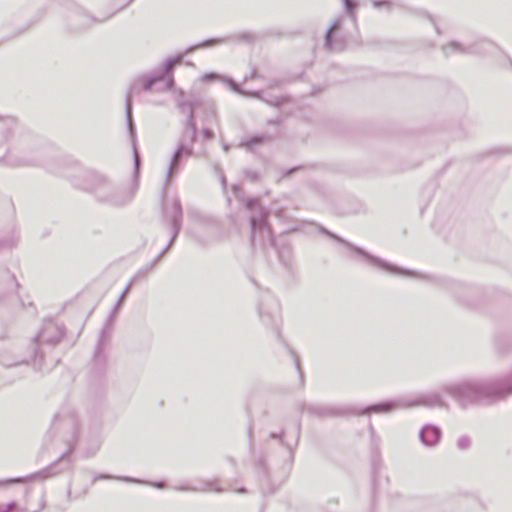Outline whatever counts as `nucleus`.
<instances>
[{"label": "nucleus", "mask_w": 512, "mask_h": 512, "mask_svg": "<svg viewBox=\"0 0 512 512\" xmlns=\"http://www.w3.org/2000/svg\"><path fill=\"white\" fill-rule=\"evenodd\" d=\"M372 5H373L374 8L380 9V8H383V7H390L391 6V2L388 1V0H374L372 2Z\"/></svg>", "instance_id": "obj_25"}, {"label": "nucleus", "mask_w": 512, "mask_h": 512, "mask_svg": "<svg viewBox=\"0 0 512 512\" xmlns=\"http://www.w3.org/2000/svg\"><path fill=\"white\" fill-rule=\"evenodd\" d=\"M183 220V210L178 198L174 199L172 204L163 206V221L168 224L172 230V241L177 238Z\"/></svg>", "instance_id": "obj_7"}, {"label": "nucleus", "mask_w": 512, "mask_h": 512, "mask_svg": "<svg viewBox=\"0 0 512 512\" xmlns=\"http://www.w3.org/2000/svg\"><path fill=\"white\" fill-rule=\"evenodd\" d=\"M246 208L251 212L249 220L251 227V242L253 243L257 236L265 243L268 241L274 246V238L270 225L268 224L269 212L260 205L258 198H248Z\"/></svg>", "instance_id": "obj_4"}, {"label": "nucleus", "mask_w": 512, "mask_h": 512, "mask_svg": "<svg viewBox=\"0 0 512 512\" xmlns=\"http://www.w3.org/2000/svg\"><path fill=\"white\" fill-rule=\"evenodd\" d=\"M206 489H207V490H215V491H218V492H219V491H221V490H220V489H218V488H214V487H213V484H212V483H210V482L206 483Z\"/></svg>", "instance_id": "obj_36"}, {"label": "nucleus", "mask_w": 512, "mask_h": 512, "mask_svg": "<svg viewBox=\"0 0 512 512\" xmlns=\"http://www.w3.org/2000/svg\"><path fill=\"white\" fill-rule=\"evenodd\" d=\"M295 365H296V368H297V370H298V372H299L300 376L302 377V372H301V370H300L299 360H298L297 358L295 359Z\"/></svg>", "instance_id": "obj_39"}, {"label": "nucleus", "mask_w": 512, "mask_h": 512, "mask_svg": "<svg viewBox=\"0 0 512 512\" xmlns=\"http://www.w3.org/2000/svg\"><path fill=\"white\" fill-rule=\"evenodd\" d=\"M224 40L221 38H212L205 41H202L196 45H192L188 47L184 53H180L172 58H169L165 61L163 70L152 76H141L139 77L132 85L131 90H135L137 85L140 84L142 89L145 91H168L173 88L174 79L172 76V72L176 65L182 63L185 54H189L194 52L198 48H206L210 47L214 44L223 43ZM125 114H126V122L127 128L129 131L132 147H133V155H134V166L135 171H138L140 165V156L136 148V132L133 123L132 117V91H128L126 94L125 101Z\"/></svg>", "instance_id": "obj_1"}, {"label": "nucleus", "mask_w": 512, "mask_h": 512, "mask_svg": "<svg viewBox=\"0 0 512 512\" xmlns=\"http://www.w3.org/2000/svg\"><path fill=\"white\" fill-rule=\"evenodd\" d=\"M232 189H233V191H234L236 194L240 193V191H241V187H240V185H238V184H234V185L232 186Z\"/></svg>", "instance_id": "obj_37"}, {"label": "nucleus", "mask_w": 512, "mask_h": 512, "mask_svg": "<svg viewBox=\"0 0 512 512\" xmlns=\"http://www.w3.org/2000/svg\"><path fill=\"white\" fill-rule=\"evenodd\" d=\"M271 138L272 137L267 133L257 134L243 139L239 146L244 147L249 152H252L257 146L269 141Z\"/></svg>", "instance_id": "obj_14"}, {"label": "nucleus", "mask_w": 512, "mask_h": 512, "mask_svg": "<svg viewBox=\"0 0 512 512\" xmlns=\"http://www.w3.org/2000/svg\"><path fill=\"white\" fill-rule=\"evenodd\" d=\"M441 434L438 426L427 424L420 430L419 439L425 446L432 447L439 442Z\"/></svg>", "instance_id": "obj_12"}, {"label": "nucleus", "mask_w": 512, "mask_h": 512, "mask_svg": "<svg viewBox=\"0 0 512 512\" xmlns=\"http://www.w3.org/2000/svg\"><path fill=\"white\" fill-rule=\"evenodd\" d=\"M108 326H109V323H107L105 328H103L102 331H101L100 338L98 340V344H97V347H96V350H95V357L96 358L100 357V354H101V352L103 350V347L105 346V344H106V342L108 340V334H107Z\"/></svg>", "instance_id": "obj_19"}, {"label": "nucleus", "mask_w": 512, "mask_h": 512, "mask_svg": "<svg viewBox=\"0 0 512 512\" xmlns=\"http://www.w3.org/2000/svg\"><path fill=\"white\" fill-rule=\"evenodd\" d=\"M16 509V503L11 502L5 506H0V512H13Z\"/></svg>", "instance_id": "obj_27"}, {"label": "nucleus", "mask_w": 512, "mask_h": 512, "mask_svg": "<svg viewBox=\"0 0 512 512\" xmlns=\"http://www.w3.org/2000/svg\"><path fill=\"white\" fill-rule=\"evenodd\" d=\"M174 241H172V238L170 239L169 243L166 245V247L154 258V260L147 265L145 268L138 271V273L135 275V278L147 274L154 265L163 257V255L170 249Z\"/></svg>", "instance_id": "obj_17"}, {"label": "nucleus", "mask_w": 512, "mask_h": 512, "mask_svg": "<svg viewBox=\"0 0 512 512\" xmlns=\"http://www.w3.org/2000/svg\"><path fill=\"white\" fill-rule=\"evenodd\" d=\"M174 241H172V238L170 239L169 243L166 245V247L154 258V260L147 265L145 268L138 271V273L135 275V278L147 274L154 265L163 257V255L170 249Z\"/></svg>", "instance_id": "obj_16"}, {"label": "nucleus", "mask_w": 512, "mask_h": 512, "mask_svg": "<svg viewBox=\"0 0 512 512\" xmlns=\"http://www.w3.org/2000/svg\"><path fill=\"white\" fill-rule=\"evenodd\" d=\"M269 124H274V125H280L281 124V120L279 118L275 119V120H269L268 121Z\"/></svg>", "instance_id": "obj_38"}, {"label": "nucleus", "mask_w": 512, "mask_h": 512, "mask_svg": "<svg viewBox=\"0 0 512 512\" xmlns=\"http://www.w3.org/2000/svg\"><path fill=\"white\" fill-rule=\"evenodd\" d=\"M77 16L80 18V23H79V27H84L86 26L89 22H92V21H95V19L89 17L88 15H86L84 12L82 11H79L77 13Z\"/></svg>", "instance_id": "obj_24"}, {"label": "nucleus", "mask_w": 512, "mask_h": 512, "mask_svg": "<svg viewBox=\"0 0 512 512\" xmlns=\"http://www.w3.org/2000/svg\"><path fill=\"white\" fill-rule=\"evenodd\" d=\"M247 177L252 181H257L259 178L258 173L254 171L247 172Z\"/></svg>", "instance_id": "obj_31"}, {"label": "nucleus", "mask_w": 512, "mask_h": 512, "mask_svg": "<svg viewBox=\"0 0 512 512\" xmlns=\"http://www.w3.org/2000/svg\"><path fill=\"white\" fill-rule=\"evenodd\" d=\"M363 410H364V408L360 411H354L353 413L358 414V415H363L362 414ZM306 411L310 415H314V416H318V417L339 416V415H344V414L349 413L346 410L335 409L333 407L318 405V404L307 406Z\"/></svg>", "instance_id": "obj_11"}, {"label": "nucleus", "mask_w": 512, "mask_h": 512, "mask_svg": "<svg viewBox=\"0 0 512 512\" xmlns=\"http://www.w3.org/2000/svg\"><path fill=\"white\" fill-rule=\"evenodd\" d=\"M223 149H224V151L228 152V150H229V146H228V145H224V146H223Z\"/></svg>", "instance_id": "obj_43"}, {"label": "nucleus", "mask_w": 512, "mask_h": 512, "mask_svg": "<svg viewBox=\"0 0 512 512\" xmlns=\"http://www.w3.org/2000/svg\"><path fill=\"white\" fill-rule=\"evenodd\" d=\"M416 406H424L427 408L448 409L449 404L443 398L440 391H432L413 398L401 397L395 400L384 401L377 404L369 405L364 408L362 414L370 413H389L396 409H406Z\"/></svg>", "instance_id": "obj_2"}, {"label": "nucleus", "mask_w": 512, "mask_h": 512, "mask_svg": "<svg viewBox=\"0 0 512 512\" xmlns=\"http://www.w3.org/2000/svg\"><path fill=\"white\" fill-rule=\"evenodd\" d=\"M319 231L322 234L328 236L330 239L335 240L336 242L350 248L355 253L362 256L367 261H369L372 265H375V266H377L381 269H384L386 271H389L391 273H396V274H400V275H404V276H413L415 274L413 271L406 270V269L400 268L398 266L392 265V264L384 261L381 258H378L376 256L369 254L364 249L351 244L350 242H348L345 239L341 238L340 236L330 232L329 230H327L326 228H324L322 226H319Z\"/></svg>", "instance_id": "obj_5"}, {"label": "nucleus", "mask_w": 512, "mask_h": 512, "mask_svg": "<svg viewBox=\"0 0 512 512\" xmlns=\"http://www.w3.org/2000/svg\"><path fill=\"white\" fill-rule=\"evenodd\" d=\"M54 468H55V465H51V466H50V467H48L47 469H45V470H43V471H41V472L37 473V476H41V477H43V478H47V477H49L50 475H52V474H53V472H52V471L54 470Z\"/></svg>", "instance_id": "obj_26"}, {"label": "nucleus", "mask_w": 512, "mask_h": 512, "mask_svg": "<svg viewBox=\"0 0 512 512\" xmlns=\"http://www.w3.org/2000/svg\"><path fill=\"white\" fill-rule=\"evenodd\" d=\"M342 1H343L345 10H346L347 14L349 15V17L353 21H356V12H355V10L357 8V3L354 0H342Z\"/></svg>", "instance_id": "obj_21"}, {"label": "nucleus", "mask_w": 512, "mask_h": 512, "mask_svg": "<svg viewBox=\"0 0 512 512\" xmlns=\"http://www.w3.org/2000/svg\"><path fill=\"white\" fill-rule=\"evenodd\" d=\"M196 138H191L190 135L182 134L178 147L174 152L170 161L166 179L169 181L173 174L177 173L180 167V162L184 156L189 157L193 154V144Z\"/></svg>", "instance_id": "obj_6"}, {"label": "nucleus", "mask_w": 512, "mask_h": 512, "mask_svg": "<svg viewBox=\"0 0 512 512\" xmlns=\"http://www.w3.org/2000/svg\"><path fill=\"white\" fill-rule=\"evenodd\" d=\"M269 437L271 439L278 440V441H280L281 444H283V439H282L283 436L281 433L278 434V433L272 432V433H270Z\"/></svg>", "instance_id": "obj_30"}, {"label": "nucleus", "mask_w": 512, "mask_h": 512, "mask_svg": "<svg viewBox=\"0 0 512 512\" xmlns=\"http://www.w3.org/2000/svg\"><path fill=\"white\" fill-rule=\"evenodd\" d=\"M178 490H181V491H196L195 488H191L189 486H181L179 488H177Z\"/></svg>", "instance_id": "obj_35"}, {"label": "nucleus", "mask_w": 512, "mask_h": 512, "mask_svg": "<svg viewBox=\"0 0 512 512\" xmlns=\"http://www.w3.org/2000/svg\"><path fill=\"white\" fill-rule=\"evenodd\" d=\"M63 336V330L62 328L52 322L47 321L43 324V327L41 331L37 334L35 337V342L37 344V349L35 351L36 355L40 354V346L43 344H49L51 346L56 345L59 343Z\"/></svg>", "instance_id": "obj_8"}, {"label": "nucleus", "mask_w": 512, "mask_h": 512, "mask_svg": "<svg viewBox=\"0 0 512 512\" xmlns=\"http://www.w3.org/2000/svg\"><path fill=\"white\" fill-rule=\"evenodd\" d=\"M151 485L156 488H164L165 487V483L163 481L154 482V483H151Z\"/></svg>", "instance_id": "obj_34"}, {"label": "nucleus", "mask_w": 512, "mask_h": 512, "mask_svg": "<svg viewBox=\"0 0 512 512\" xmlns=\"http://www.w3.org/2000/svg\"><path fill=\"white\" fill-rule=\"evenodd\" d=\"M203 135L205 139L210 140L214 138V132L211 129L205 128L203 130Z\"/></svg>", "instance_id": "obj_29"}, {"label": "nucleus", "mask_w": 512, "mask_h": 512, "mask_svg": "<svg viewBox=\"0 0 512 512\" xmlns=\"http://www.w3.org/2000/svg\"><path fill=\"white\" fill-rule=\"evenodd\" d=\"M494 48V44L490 41H482L478 44H473L469 46H463L461 43L452 41L447 45L443 46L442 50L446 56L451 54H481L490 52L491 49Z\"/></svg>", "instance_id": "obj_9"}, {"label": "nucleus", "mask_w": 512, "mask_h": 512, "mask_svg": "<svg viewBox=\"0 0 512 512\" xmlns=\"http://www.w3.org/2000/svg\"><path fill=\"white\" fill-rule=\"evenodd\" d=\"M20 481H21V479H20V478H13V479L5 480V481H3V483L11 484V483H18V482H20ZM0 484H2V482H0Z\"/></svg>", "instance_id": "obj_33"}, {"label": "nucleus", "mask_w": 512, "mask_h": 512, "mask_svg": "<svg viewBox=\"0 0 512 512\" xmlns=\"http://www.w3.org/2000/svg\"><path fill=\"white\" fill-rule=\"evenodd\" d=\"M71 450H72V447L70 446V447L68 448V450H67L65 453H63V454L61 455L60 459L65 458V457H66V456L71 452Z\"/></svg>", "instance_id": "obj_40"}, {"label": "nucleus", "mask_w": 512, "mask_h": 512, "mask_svg": "<svg viewBox=\"0 0 512 512\" xmlns=\"http://www.w3.org/2000/svg\"><path fill=\"white\" fill-rule=\"evenodd\" d=\"M202 79H203V81H211V80H215V79H221L222 81H225L229 85V87L231 88L232 91H234L238 94L249 95V96H252V97H255L258 99H262L261 91H254L251 93L244 92L240 89L239 85L237 83H235L231 78L222 77L215 73H206Z\"/></svg>", "instance_id": "obj_13"}, {"label": "nucleus", "mask_w": 512, "mask_h": 512, "mask_svg": "<svg viewBox=\"0 0 512 512\" xmlns=\"http://www.w3.org/2000/svg\"><path fill=\"white\" fill-rule=\"evenodd\" d=\"M267 102H268L269 104H271V105H279V104H280L279 100H276V101H267Z\"/></svg>", "instance_id": "obj_41"}, {"label": "nucleus", "mask_w": 512, "mask_h": 512, "mask_svg": "<svg viewBox=\"0 0 512 512\" xmlns=\"http://www.w3.org/2000/svg\"><path fill=\"white\" fill-rule=\"evenodd\" d=\"M447 288L449 289V291H450L451 293L455 294V295L459 298V300H461V301H463V302H465V303L469 304V303H468V301H467L466 299H464V298L462 297L461 293H460V292H462V290H465V289H466V288H465L461 283H458V282H450V283L448 284V287H447Z\"/></svg>", "instance_id": "obj_20"}, {"label": "nucleus", "mask_w": 512, "mask_h": 512, "mask_svg": "<svg viewBox=\"0 0 512 512\" xmlns=\"http://www.w3.org/2000/svg\"><path fill=\"white\" fill-rule=\"evenodd\" d=\"M180 111L187 115L185 129L183 134L190 135L191 138H197V128L194 121V104L191 101H180L178 103Z\"/></svg>", "instance_id": "obj_10"}, {"label": "nucleus", "mask_w": 512, "mask_h": 512, "mask_svg": "<svg viewBox=\"0 0 512 512\" xmlns=\"http://www.w3.org/2000/svg\"><path fill=\"white\" fill-rule=\"evenodd\" d=\"M135 280V278L125 287L124 291L122 292V294L120 295L115 307H114V310H113V313H116L117 310L119 309V307L121 306L122 302L124 301V298L126 296V294L129 292L131 286H132V283L133 281Z\"/></svg>", "instance_id": "obj_22"}, {"label": "nucleus", "mask_w": 512, "mask_h": 512, "mask_svg": "<svg viewBox=\"0 0 512 512\" xmlns=\"http://www.w3.org/2000/svg\"><path fill=\"white\" fill-rule=\"evenodd\" d=\"M429 19L433 23V25L436 26L434 19L431 16H429ZM435 28H436L437 33H439L438 28L437 27H435Z\"/></svg>", "instance_id": "obj_42"}, {"label": "nucleus", "mask_w": 512, "mask_h": 512, "mask_svg": "<svg viewBox=\"0 0 512 512\" xmlns=\"http://www.w3.org/2000/svg\"><path fill=\"white\" fill-rule=\"evenodd\" d=\"M220 181H221V185H222L223 190H225L226 186H227V180H226V177H225V175H224V173L222 171H220Z\"/></svg>", "instance_id": "obj_32"}, {"label": "nucleus", "mask_w": 512, "mask_h": 512, "mask_svg": "<svg viewBox=\"0 0 512 512\" xmlns=\"http://www.w3.org/2000/svg\"><path fill=\"white\" fill-rule=\"evenodd\" d=\"M88 179L89 189L101 201L120 206L132 198V192L128 188L115 186L101 174L90 173Z\"/></svg>", "instance_id": "obj_3"}, {"label": "nucleus", "mask_w": 512, "mask_h": 512, "mask_svg": "<svg viewBox=\"0 0 512 512\" xmlns=\"http://www.w3.org/2000/svg\"><path fill=\"white\" fill-rule=\"evenodd\" d=\"M342 25V21L340 18L336 19L332 24L331 26L329 27V29L326 31V34H325V38H324V41H325V47L327 50L329 51H337L339 50L335 45H334V42H333V31H336L338 29H340Z\"/></svg>", "instance_id": "obj_15"}, {"label": "nucleus", "mask_w": 512, "mask_h": 512, "mask_svg": "<svg viewBox=\"0 0 512 512\" xmlns=\"http://www.w3.org/2000/svg\"><path fill=\"white\" fill-rule=\"evenodd\" d=\"M69 425L71 426V429H72V432H73V435H75L76 433V428H77V422H76V418L74 415H72L70 418H69Z\"/></svg>", "instance_id": "obj_28"}, {"label": "nucleus", "mask_w": 512, "mask_h": 512, "mask_svg": "<svg viewBox=\"0 0 512 512\" xmlns=\"http://www.w3.org/2000/svg\"><path fill=\"white\" fill-rule=\"evenodd\" d=\"M110 479H117V480L129 482V483H144L143 481H141L139 479L132 478L129 476L115 477V476H112L110 474H105V473L96 475L93 479V482L98 481V480H110Z\"/></svg>", "instance_id": "obj_18"}, {"label": "nucleus", "mask_w": 512, "mask_h": 512, "mask_svg": "<svg viewBox=\"0 0 512 512\" xmlns=\"http://www.w3.org/2000/svg\"><path fill=\"white\" fill-rule=\"evenodd\" d=\"M471 440L468 436H461L457 441V447L460 450H466L470 447Z\"/></svg>", "instance_id": "obj_23"}]
</instances>
